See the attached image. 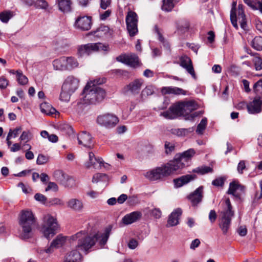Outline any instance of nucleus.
Segmentation results:
<instances>
[{
  "label": "nucleus",
  "mask_w": 262,
  "mask_h": 262,
  "mask_svg": "<svg viewBox=\"0 0 262 262\" xmlns=\"http://www.w3.org/2000/svg\"><path fill=\"white\" fill-rule=\"evenodd\" d=\"M236 2H233L232 4V8L230 11V20L233 27L238 29L237 19H238L241 27L246 30L247 29L246 16L245 14L244 6L239 4L238 6V16H236Z\"/></svg>",
  "instance_id": "nucleus-7"
},
{
  "label": "nucleus",
  "mask_w": 262,
  "mask_h": 262,
  "mask_svg": "<svg viewBox=\"0 0 262 262\" xmlns=\"http://www.w3.org/2000/svg\"><path fill=\"white\" fill-rule=\"evenodd\" d=\"M53 66L54 69L56 70H66V57L55 59L53 61Z\"/></svg>",
  "instance_id": "nucleus-34"
},
{
  "label": "nucleus",
  "mask_w": 262,
  "mask_h": 262,
  "mask_svg": "<svg viewBox=\"0 0 262 262\" xmlns=\"http://www.w3.org/2000/svg\"><path fill=\"white\" fill-rule=\"evenodd\" d=\"M107 27L105 26L101 27L97 29L96 30L90 32L91 35H94L97 37H101L104 34L103 32L106 31Z\"/></svg>",
  "instance_id": "nucleus-51"
},
{
  "label": "nucleus",
  "mask_w": 262,
  "mask_h": 262,
  "mask_svg": "<svg viewBox=\"0 0 262 262\" xmlns=\"http://www.w3.org/2000/svg\"><path fill=\"white\" fill-rule=\"evenodd\" d=\"M96 82L90 81L87 83L83 90L82 95L84 97L86 103L97 104L102 102L106 96L104 89L96 85Z\"/></svg>",
  "instance_id": "nucleus-2"
},
{
  "label": "nucleus",
  "mask_w": 262,
  "mask_h": 262,
  "mask_svg": "<svg viewBox=\"0 0 262 262\" xmlns=\"http://www.w3.org/2000/svg\"><path fill=\"white\" fill-rule=\"evenodd\" d=\"M233 215L234 212L232 210L230 200L227 198L225 200L224 209L221 212V217L219 220V226L223 234H227L230 229L231 219Z\"/></svg>",
  "instance_id": "nucleus-4"
},
{
  "label": "nucleus",
  "mask_w": 262,
  "mask_h": 262,
  "mask_svg": "<svg viewBox=\"0 0 262 262\" xmlns=\"http://www.w3.org/2000/svg\"><path fill=\"white\" fill-rule=\"evenodd\" d=\"M174 171H176L169 161L160 167L147 172L145 176L150 181H156L168 177Z\"/></svg>",
  "instance_id": "nucleus-6"
},
{
  "label": "nucleus",
  "mask_w": 262,
  "mask_h": 262,
  "mask_svg": "<svg viewBox=\"0 0 262 262\" xmlns=\"http://www.w3.org/2000/svg\"><path fill=\"white\" fill-rule=\"evenodd\" d=\"M79 80L73 76H68L65 80L62 87L65 91L74 93L78 89Z\"/></svg>",
  "instance_id": "nucleus-17"
},
{
  "label": "nucleus",
  "mask_w": 262,
  "mask_h": 262,
  "mask_svg": "<svg viewBox=\"0 0 262 262\" xmlns=\"http://www.w3.org/2000/svg\"><path fill=\"white\" fill-rule=\"evenodd\" d=\"M195 176L192 174H187L179 178L173 180L174 185L176 187H180L194 179Z\"/></svg>",
  "instance_id": "nucleus-30"
},
{
  "label": "nucleus",
  "mask_w": 262,
  "mask_h": 262,
  "mask_svg": "<svg viewBox=\"0 0 262 262\" xmlns=\"http://www.w3.org/2000/svg\"><path fill=\"white\" fill-rule=\"evenodd\" d=\"M182 102H180L171 105L167 111L161 113V115L166 119H173L178 116H184Z\"/></svg>",
  "instance_id": "nucleus-13"
},
{
  "label": "nucleus",
  "mask_w": 262,
  "mask_h": 262,
  "mask_svg": "<svg viewBox=\"0 0 262 262\" xmlns=\"http://www.w3.org/2000/svg\"><path fill=\"white\" fill-rule=\"evenodd\" d=\"M66 241V237L62 236L61 234H59L56 238L54 239L50 244V246L44 249H40L39 253L40 254H42L44 252L46 253L50 254L53 252L54 248H59L62 246L65 243Z\"/></svg>",
  "instance_id": "nucleus-14"
},
{
  "label": "nucleus",
  "mask_w": 262,
  "mask_h": 262,
  "mask_svg": "<svg viewBox=\"0 0 262 262\" xmlns=\"http://www.w3.org/2000/svg\"><path fill=\"white\" fill-rule=\"evenodd\" d=\"M48 161V158L47 156H44L42 154H39L38 156L36 163L38 165H42L46 163Z\"/></svg>",
  "instance_id": "nucleus-54"
},
{
  "label": "nucleus",
  "mask_w": 262,
  "mask_h": 262,
  "mask_svg": "<svg viewBox=\"0 0 262 262\" xmlns=\"http://www.w3.org/2000/svg\"><path fill=\"white\" fill-rule=\"evenodd\" d=\"M66 175V173H64L62 171L59 170H56L53 173L54 178L56 181L59 182L60 184H61Z\"/></svg>",
  "instance_id": "nucleus-47"
},
{
  "label": "nucleus",
  "mask_w": 262,
  "mask_h": 262,
  "mask_svg": "<svg viewBox=\"0 0 262 262\" xmlns=\"http://www.w3.org/2000/svg\"><path fill=\"white\" fill-rule=\"evenodd\" d=\"M74 104L75 108L78 113L82 112L85 105L89 104L84 100V96L81 98L78 99Z\"/></svg>",
  "instance_id": "nucleus-36"
},
{
  "label": "nucleus",
  "mask_w": 262,
  "mask_h": 262,
  "mask_svg": "<svg viewBox=\"0 0 262 262\" xmlns=\"http://www.w3.org/2000/svg\"><path fill=\"white\" fill-rule=\"evenodd\" d=\"M237 233L241 236H245L247 233V230L245 226H241L237 230Z\"/></svg>",
  "instance_id": "nucleus-63"
},
{
  "label": "nucleus",
  "mask_w": 262,
  "mask_h": 262,
  "mask_svg": "<svg viewBox=\"0 0 262 262\" xmlns=\"http://www.w3.org/2000/svg\"><path fill=\"white\" fill-rule=\"evenodd\" d=\"M59 231V225L56 217L50 214L43 217V222L41 227V231L47 239L53 237Z\"/></svg>",
  "instance_id": "nucleus-5"
},
{
  "label": "nucleus",
  "mask_w": 262,
  "mask_h": 262,
  "mask_svg": "<svg viewBox=\"0 0 262 262\" xmlns=\"http://www.w3.org/2000/svg\"><path fill=\"white\" fill-rule=\"evenodd\" d=\"M245 187L238 183L232 182L230 183L227 193L232 194L236 198H239L242 193L244 192Z\"/></svg>",
  "instance_id": "nucleus-24"
},
{
  "label": "nucleus",
  "mask_w": 262,
  "mask_h": 262,
  "mask_svg": "<svg viewBox=\"0 0 262 262\" xmlns=\"http://www.w3.org/2000/svg\"><path fill=\"white\" fill-rule=\"evenodd\" d=\"M182 210L177 208L172 211L169 216L167 227H172L176 226L179 224V217L182 214Z\"/></svg>",
  "instance_id": "nucleus-26"
},
{
  "label": "nucleus",
  "mask_w": 262,
  "mask_h": 262,
  "mask_svg": "<svg viewBox=\"0 0 262 262\" xmlns=\"http://www.w3.org/2000/svg\"><path fill=\"white\" fill-rule=\"evenodd\" d=\"M64 203L63 201L60 199L55 198L50 200V201L47 202V206H52V205H63Z\"/></svg>",
  "instance_id": "nucleus-50"
},
{
  "label": "nucleus",
  "mask_w": 262,
  "mask_h": 262,
  "mask_svg": "<svg viewBox=\"0 0 262 262\" xmlns=\"http://www.w3.org/2000/svg\"><path fill=\"white\" fill-rule=\"evenodd\" d=\"M259 186L260 191H256L254 195V201L255 202L258 201L262 198V179L259 182Z\"/></svg>",
  "instance_id": "nucleus-56"
},
{
  "label": "nucleus",
  "mask_w": 262,
  "mask_h": 262,
  "mask_svg": "<svg viewBox=\"0 0 262 262\" xmlns=\"http://www.w3.org/2000/svg\"><path fill=\"white\" fill-rule=\"evenodd\" d=\"M161 92L163 94H171L178 95L186 94V92L182 89L172 86L163 87L161 90Z\"/></svg>",
  "instance_id": "nucleus-31"
},
{
  "label": "nucleus",
  "mask_w": 262,
  "mask_h": 262,
  "mask_svg": "<svg viewBox=\"0 0 262 262\" xmlns=\"http://www.w3.org/2000/svg\"><path fill=\"white\" fill-rule=\"evenodd\" d=\"M31 138V134L29 130L23 132L20 135L19 140L21 141H26V142H28Z\"/></svg>",
  "instance_id": "nucleus-52"
},
{
  "label": "nucleus",
  "mask_w": 262,
  "mask_h": 262,
  "mask_svg": "<svg viewBox=\"0 0 262 262\" xmlns=\"http://www.w3.org/2000/svg\"><path fill=\"white\" fill-rule=\"evenodd\" d=\"M138 17L133 11H129L126 16L127 29L130 36H134L138 32Z\"/></svg>",
  "instance_id": "nucleus-12"
},
{
  "label": "nucleus",
  "mask_w": 262,
  "mask_h": 262,
  "mask_svg": "<svg viewBox=\"0 0 262 262\" xmlns=\"http://www.w3.org/2000/svg\"><path fill=\"white\" fill-rule=\"evenodd\" d=\"M155 31L158 35V39L159 40V41L161 43H162L163 46L166 48V49H167V50H170L169 43L166 40H165L164 37L163 36L162 34L160 32V30L159 29L158 27L156 26L155 27Z\"/></svg>",
  "instance_id": "nucleus-39"
},
{
  "label": "nucleus",
  "mask_w": 262,
  "mask_h": 262,
  "mask_svg": "<svg viewBox=\"0 0 262 262\" xmlns=\"http://www.w3.org/2000/svg\"><path fill=\"white\" fill-rule=\"evenodd\" d=\"M197 171L202 174H204L208 172H212V169L209 166H204L199 168Z\"/></svg>",
  "instance_id": "nucleus-59"
},
{
  "label": "nucleus",
  "mask_w": 262,
  "mask_h": 262,
  "mask_svg": "<svg viewBox=\"0 0 262 262\" xmlns=\"http://www.w3.org/2000/svg\"><path fill=\"white\" fill-rule=\"evenodd\" d=\"M41 112L47 115H52L58 113L57 111L47 102L41 103L40 105Z\"/></svg>",
  "instance_id": "nucleus-33"
},
{
  "label": "nucleus",
  "mask_w": 262,
  "mask_h": 262,
  "mask_svg": "<svg viewBox=\"0 0 262 262\" xmlns=\"http://www.w3.org/2000/svg\"><path fill=\"white\" fill-rule=\"evenodd\" d=\"M34 199L38 201L41 202V203L43 204H47L46 201H47V198L43 194L40 193H36L34 195Z\"/></svg>",
  "instance_id": "nucleus-55"
},
{
  "label": "nucleus",
  "mask_w": 262,
  "mask_h": 262,
  "mask_svg": "<svg viewBox=\"0 0 262 262\" xmlns=\"http://www.w3.org/2000/svg\"><path fill=\"white\" fill-rule=\"evenodd\" d=\"M174 7L173 0H163L162 10L166 12L170 11Z\"/></svg>",
  "instance_id": "nucleus-42"
},
{
  "label": "nucleus",
  "mask_w": 262,
  "mask_h": 262,
  "mask_svg": "<svg viewBox=\"0 0 262 262\" xmlns=\"http://www.w3.org/2000/svg\"><path fill=\"white\" fill-rule=\"evenodd\" d=\"M203 186H201L188 196V199L192 206H196L202 202L203 198Z\"/></svg>",
  "instance_id": "nucleus-19"
},
{
  "label": "nucleus",
  "mask_w": 262,
  "mask_h": 262,
  "mask_svg": "<svg viewBox=\"0 0 262 262\" xmlns=\"http://www.w3.org/2000/svg\"><path fill=\"white\" fill-rule=\"evenodd\" d=\"M109 47L107 45L100 42L88 43L78 47V55L80 56H88L93 52L98 51H107Z\"/></svg>",
  "instance_id": "nucleus-9"
},
{
  "label": "nucleus",
  "mask_w": 262,
  "mask_h": 262,
  "mask_svg": "<svg viewBox=\"0 0 262 262\" xmlns=\"http://www.w3.org/2000/svg\"><path fill=\"white\" fill-rule=\"evenodd\" d=\"M79 65L76 59L73 57H66V70H72L77 68Z\"/></svg>",
  "instance_id": "nucleus-35"
},
{
  "label": "nucleus",
  "mask_w": 262,
  "mask_h": 262,
  "mask_svg": "<svg viewBox=\"0 0 262 262\" xmlns=\"http://www.w3.org/2000/svg\"><path fill=\"white\" fill-rule=\"evenodd\" d=\"M78 144L86 148H91L92 144V137L86 132H82L77 136Z\"/></svg>",
  "instance_id": "nucleus-22"
},
{
  "label": "nucleus",
  "mask_w": 262,
  "mask_h": 262,
  "mask_svg": "<svg viewBox=\"0 0 262 262\" xmlns=\"http://www.w3.org/2000/svg\"><path fill=\"white\" fill-rule=\"evenodd\" d=\"M142 214L140 211H134L126 214L122 219V223L126 225L135 223L141 218Z\"/></svg>",
  "instance_id": "nucleus-23"
},
{
  "label": "nucleus",
  "mask_w": 262,
  "mask_h": 262,
  "mask_svg": "<svg viewBox=\"0 0 262 262\" xmlns=\"http://www.w3.org/2000/svg\"><path fill=\"white\" fill-rule=\"evenodd\" d=\"M180 65L185 69L191 76L196 79V75L193 67L191 59L186 55H183L180 58Z\"/></svg>",
  "instance_id": "nucleus-18"
},
{
  "label": "nucleus",
  "mask_w": 262,
  "mask_h": 262,
  "mask_svg": "<svg viewBox=\"0 0 262 262\" xmlns=\"http://www.w3.org/2000/svg\"><path fill=\"white\" fill-rule=\"evenodd\" d=\"M67 206L70 209L77 212H81L84 205L81 200L77 199H71L67 202Z\"/></svg>",
  "instance_id": "nucleus-27"
},
{
  "label": "nucleus",
  "mask_w": 262,
  "mask_h": 262,
  "mask_svg": "<svg viewBox=\"0 0 262 262\" xmlns=\"http://www.w3.org/2000/svg\"><path fill=\"white\" fill-rule=\"evenodd\" d=\"M108 181V177L105 173H97L93 176L92 179L93 183H98L99 182H107Z\"/></svg>",
  "instance_id": "nucleus-37"
},
{
  "label": "nucleus",
  "mask_w": 262,
  "mask_h": 262,
  "mask_svg": "<svg viewBox=\"0 0 262 262\" xmlns=\"http://www.w3.org/2000/svg\"><path fill=\"white\" fill-rule=\"evenodd\" d=\"M165 151L166 154H169L174 149V146L172 143H171L168 142H165Z\"/></svg>",
  "instance_id": "nucleus-57"
},
{
  "label": "nucleus",
  "mask_w": 262,
  "mask_h": 262,
  "mask_svg": "<svg viewBox=\"0 0 262 262\" xmlns=\"http://www.w3.org/2000/svg\"><path fill=\"white\" fill-rule=\"evenodd\" d=\"M181 102L184 116L186 120L192 121L195 117L202 114L201 111L192 113L198 108V105L194 101H189Z\"/></svg>",
  "instance_id": "nucleus-11"
},
{
  "label": "nucleus",
  "mask_w": 262,
  "mask_h": 262,
  "mask_svg": "<svg viewBox=\"0 0 262 262\" xmlns=\"http://www.w3.org/2000/svg\"><path fill=\"white\" fill-rule=\"evenodd\" d=\"M51 189H53L55 191H57L58 189L57 185L54 182H50L48 183L47 187L46 188V191H48Z\"/></svg>",
  "instance_id": "nucleus-60"
},
{
  "label": "nucleus",
  "mask_w": 262,
  "mask_h": 262,
  "mask_svg": "<svg viewBox=\"0 0 262 262\" xmlns=\"http://www.w3.org/2000/svg\"><path fill=\"white\" fill-rule=\"evenodd\" d=\"M116 59L118 61L134 68L139 64L138 57L135 54L121 55L118 56Z\"/></svg>",
  "instance_id": "nucleus-15"
},
{
  "label": "nucleus",
  "mask_w": 262,
  "mask_h": 262,
  "mask_svg": "<svg viewBox=\"0 0 262 262\" xmlns=\"http://www.w3.org/2000/svg\"><path fill=\"white\" fill-rule=\"evenodd\" d=\"M119 118L114 114L106 113L98 116L97 118V123L100 126L107 128L115 127L119 122Z\"/></svg>",
  "instance_id": "nucleus-10"
},
{
  "label": "nucleus",
  "mask_w": 262,
  "mask_h": 262,
  "mask_svg": "<svg viewBox=\"0 0 262 262\" xmlns=\"http://www.w3.org/2000/svg\"><path fill=\"white\" fill-rule=\"evenodd\" d=\"M195 153L194 150L190 148L181 154L176 155L174 159L170 161L175 171L188 166Z\"/></svg>",
  "instance_id": "nucleus-8"
},
{
  "label": "nucleus",
  "mask_w": 262,
  "mask_h": 262,
  "mask_svg": "<svg viewBox=\"0 0 262 262\" xmlns=\"http://www.w3.org/2000/svg\"><path fill=\"white\" fill-rule=\"evenodd\" d=\"M262 99L259 96H256L252 102L247 104L248 111L250 114H257L261 111Z\"/></svg>",
  "instance_id": "nucleus-20"
},
{
  "label": "nucleus",
  "mask_w": 262,
  "mask_h": 262,
  "mask_svg": "<svg viewBox=\"0 0 262 262\" xmlns=\"http://www.w3.org/2000/svg\"><path fill=\"white\" fill-rule=\"evenodd\" d=\"M59 10L63 13H69L72 11V2L71 0H56Z\"/></svg>",
  "instance_id": "nucleus-29"
},
{
  "label": "nucleus",
  "mask_w": 262,
  "mask_h": 262,
  "mask_svg": "<svg viewBox=\"0 0 262 262\" xmlns=\"http://www.w3.org/2000/svg\"><path fill=\"white\" fill-rule=\"evenodd\" d=\"M244 3L249 6L252 9H256V4L257 0H243Z\"/></svg>",
  "instance_id": "nucleus-62"
},
{
  "label": "nucleus",
  "mask_w": 262,
  "mask_h": 262,
  "mask_svg": "<svg viewBox=\"0 0 262 262\" xmlns=\"http://www.w3.org/2000/svg\"><path fill=\"white\" fill-rule=\"evenodd\" d=\"M21 130L22 128L21 126L17 127L13 129H10L8 135H10V136L12 138H16Z\"/></svg>",
  "instance_id": "nucleus-53"
},
{
  "label": "nucleus",
  "mask_w": 262,
  "mask_h": 262,
  "mask_svg": "<svg viewBox=\"0 0 262 262\" xmlns=\"http://www.w3.org/2000/svg\"><path fill=\"white\" fill-rule=\"evenodd\" d=\"M207 123V118H203L200 123L198 125L197 128L196 129V133L198 135H203L204 130L205 129Z\"/></svg>",
  "instance_id": "nucleus-41"
},
{
  "label": "nucleus",
  "mask_w": 262,
  "mask_h": 262,
  "mask_svg": "<svg viewBox=\"0 0 262 262\" xmlns=\"http://www.w3.org/2000/svg\"><path fill=\"white\" fill-rule=\"evenodd\" d=\"M13 13L11 11H5L0 13V20L5 23H7L12 17Z\"/></svg>",
  "instance_id": "nucleus-45"
},
{
  "label": "nucleus",
  "mask_w": 262,
  "mask_h": 262,
  "mask_svg": "<svg viewBox=\"0 0 262 262\" xmlns=\"http://www.w3.org/2000/svg\"><path fill=\"white\" fill-rule=\"evenodd\" d=\"M255 69L257 71L262 69V59L259 56H255L253 59Z\"/></svg>",
  "instance_id": "nucleus-49"
},
{
  "label": "nucleus",
  "mask_w": 262,
  "mask_h": 262,
  "mask_svg": "<svg viewBox=\"0 0 262 262\" xmlns=\"http://www.w3.org/2000/svg\"><path fill=\"white\" fill-rule=\"evenodd\" d=\"M72 94V93H71L69 91H65L62 88L60 95V99L62 101L68 102L70 100L71 96Z\"/></svg>",
  "instance_id": "nucleus-46"
},
{
  "label": "nucleus",
  "mask_w": 262,
  "mask_h": 262,
  "mask_svg": "<svg viewBox=\"0 0 262 262\" xmlns=\"http://www.w3.org/2000/svg\"><path fill=\"white\" fill-rule=\"evenodd\" d=\"M252 46L257 51H262V37L256 36L252 41Z\"/></svg>",
  "instance_id": "nucleus-40"
},
{
  "label": "nucleus",
  "mask_w": 262,
  "mask_h": 262,
  "mask_svg": "<svg viewBox=\"0 0 262 262\" xmlns=\"http://www.w3.org/2000/svg\"><path fill=\"white\" fill-rule=\"evenodd\" d=\"M156 88L153 85L150 84L146 86L141 91L140 97L143 100L148 97L154 95L156 93Z\"/></svg>",
  "instance_id": "nucleus-32"
},
{
  "label": "nucleus",
  "mask_w": 262,
  "mask_h": 262,
  "mask_svg": "<svg viewBox=\"0 0 262 262\" xmlns=\"http://www.w3.org/2000/svg\"><path fill=\"white\" fill-rule=\"evenodd\" d=\"M61 184L66 187L72 188L75 185V180L72 177L66 174Z\"/></svg>",
  "instance_id": "nucleus-38"
},
{
  "label": "nucleus",
  "mask_w": 262,
  "mask_h": 262,
  "mask_svg": "<svg viewBox=\"0 0 262 262\" xmlns=\"http://www.w3.org/2000/svg\"><path fill=\"white\" fill-rule=\"evenodd\" d=\"M9 84V81L4 77H0V89H5Z\"/></svg>",
  "instance_id": "nucleus-58"
},
{
  "label": "nucleus",
  "mask_w": 262,
  "mask_h": 262,
  "mask_svg": "<svg viewBox=\"0 0 262 262\" xmlns=\"http://www.w3.org/2000/svg\"><path fill=\"white\" fill-rule=\"evenodd\" d=\"M111 228H106L104 233H97L94 235H89L85 231H80L70 237V239L76 241L77 244L76 248L88 253L91 249L98 242L100 246L105 245L109 237Z\"/></svg>",
  "instance_id": "nucleus-1"
},
{
  "label": "nucleus",
  "mask_w": 262,
  "mask_h": 262,
  "mask_svg": "<svg viewBox=\"0 0 262 262\" xmlns=\"http://www.w3.org/2000/svg\"><path fill=\"white\" fill-rule=\"evenodd\" d=\"M138 245V241L134 238L131 239L128 243V247L130 249H135Z\"/></svg>",
  "instance_id": "nucleus-64"
},
{
  "label": "nucleus",
  "mask_w": 262,
  "mask_h": 262,
  "mask_svg": "<svg viewBox=\"0 0 262 262\" xmlns=\"http://www.w3.org/2000/svg\"><path fill=\"white\" fill-rule=\"evenodd\" d=\"M224 184V179L223 178H219L212 182V184L215 186H222Z\"/></svg>",
  "instance_id": "nucleus-61"
},
{
  "label": "nucleus",
  "mask_w": 262,
  "mask_h": 262,
  "mask_svg": "<svg viewBox=\"0 0 262 262\" xmlns=\"http://www.w3.org/2000/svg\"><path fill=\"white\" fill-rule=\"evenodd\" d=\"M143 83V79H136L127 85L126 88L132 94L134 95L138 94H139Z\"/></svg>",
  "instance_id": "nucleus-25"
},
{
  "label": "nucleus",
  "mask_w": 262,
  "mask_h": 262,
  "mask_svg": "<svg viewBox=\"0 0 262 262\" xmlns=\"http://www.w3.org/2000/svg\"><path fill=\"white\" fill-rule=\"evenodd\" d=\"M82 256L77 249L73 250L65 256L64 262H80Z\"/></svg>",
  "instance_id": "nucleus-28"
},
{
  "label": "nucleus",
  "mask_w": 262,
  "mask_h": 262,
  "mask_svg": "<svg viewBox=\"0 0 262 262\" xmlns=\"http://www.w3.org/2000/svg\"><path fill=\"white\" fill-rule=\"evenodd\" d=\"M91 17L88 16H79L75 20L74 26L82 31H87L91 28Z\"/></svg>",
  "instance_id": "nucleus-16"
},
{
  "label": "nucleus",
  "mask_w": 262,
  "mask_h": 262,
  "mask_svg": "<svg viewBox=\"0 0 262 262\" xmlns=\"http://www.w3.org/2000/svg\"><path fill=\"white\" fill-rule=\"evenodd\" d=\"M35 224V218L33 213L29 210H23L19 218V237L23 239L30 238Z\"/></svg>",
  "instance_id": "nucleus-3"
},
{
  "label": "nucleus",
  "mask_w": 262,
  "mask_h": 262,
  "mask_svg": "<svg viewBox=\"0 0 262 262\" xmlns=\"http://www.w3.org/2000/svg\"><path fill=\"white\" fill-rule=\"evenodd\" d=\"M16 74L17 76V80L20 85H25L28 83V78L23 74L21 71H17L16 72Z\"/></svg>",
  "instance_id": "nucleus-43"
},
{
  "label": "nucleus",
  "mask_w": 262,
  "mask_h": 262,
  "mask_svg": "<svg viewBox=\"0 0 262 262\" xmlns=\"http://www.w3.org/2000/svg\"><path fill=\"white\" fill-rule=\"evenodd\" d=\"M103 164V161L101 158L96 157L93 152L89 154V161L85 163V166L87 168L93 167L95 169L101 168Z\"/></svg>",
  "instance_id": "nucleus-21"
},
{
  "label": "nucleus",
  "mask_w": 262,
  "mask_h": 262,
  "mask_svg": "<svg viewBox=\"0 0 262 262\" xmlns=\"http://www.w3.org/2000/svg\"><path fill=\"white\" fill-rule=\"evenodd\" d=\"M253 89L257 96L262 95V78L254 83Z\"/></svg>",
  "instance_id": "nucleus-44"
},
{
  "label": "nucleus",
  "mask_w": 262,
  "mask_h": 262,
  "mask_svg": "<svg viewBox=\"0 0 262 262\" xmlns=\"http://www.w3.org/2000/svg\"><path fill=\"white\" fill-rule=\"evenodd\" d=\"M36 8L46 9L48 7V3L45 0H37L36 1H33V5Z\"/></svg>",
  "instance_id": "nucleus-48"
}]
</instances>
